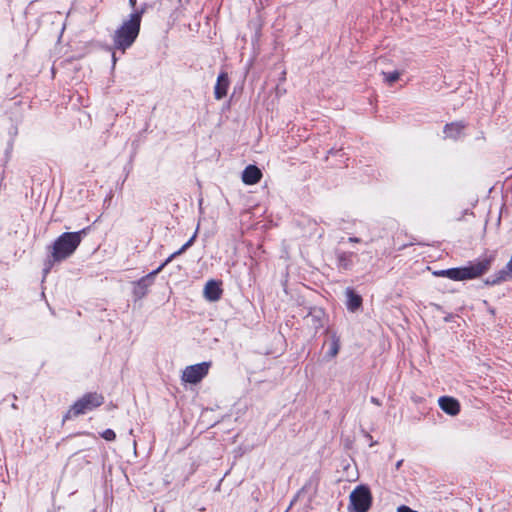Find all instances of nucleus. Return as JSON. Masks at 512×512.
Segmentation results:
<instances>
[{"label":"nucleus","instance_id":"f257e3e1","mask_svg":"<svg viewBox=\"0 0 512 512\" xmlns=\"http://www.w3.org/2000/svg\"><path fill=\"white\" fill-rule=\"evenodd\" d=\"M493 256L470 262L467 266L437 270L433 272L436 277H447L453 281L471 280L484 275L491 267Z\"/></svg>","mask_w":512,"mask_h":512},{"label":"nucleus","instance_id":"f03ea898","mask_svg":"<svg viewBox=\"0 0 512 512\" xmlns=\"http://www.w3.org/2000/svg\"><path fill=\"white\" fill-rule=\"evenodd\" d=\"M144 12L145 9L143 8L140 11L130 14L129 18L114 32L113 42L115 48L125 52V50L134 43L140 31V24Z\"/></svg>","mask_w":512,"mask_h":512},{"label":"nucleus","instance_id":"7ed1b4c3","mask_svg":"<svg viewBox=\"0 0 512 512\" xmlns=\"http://www.w3.org/2000/svg\"><path fill=\"white\" fill-rule=\"evenodd\" d=\"M85 230L78 232H65L60 235L52 247V258L54 261H62L71 256L82 241Z\"/></svg>","mask_w":512,"mask_h":512},{"label":"nucleus","instance_id":"20e7f679","mask_svg":"<svg viewBox=\"0 0 512 512\" xmlns=\"http://www.w3.org/2000/svg\"><path fill=\"white\" fill-rule=\"evenodd\" d=\"M104 402V397L101 394L89 393L84 395L81 399L76 401L68 412L67 417L79 416L88 411L99 407Z\"/></svg>","mask_w":512,"mask_h":512},{"label":"nucleus","instance_id":"39448f33","mask_svg":"<svg viewBox=\"0 0 512 512\" xmlns=\"http://www.w3.org/2000/svg\"><path fill=\"white\" fill-rule=\"evenodd\" d=\"M371 500L370 491L365 486H358L350 494V505L355 512H367Z\"/></svg>","mask_w":512,"mask_h":512},{"label":"nucleus","instance_id":"423d86ee","mask_svg":"<svg viewBox=\"0 0 512 512\" xmlns=\"http://www.w3.org/2000/svg\"><path fill=\"white\" fill-rule=\"evenodd\" d=\"M210 366V362L187 366L182 372L181 379L186 383L197 384L208 374Z\"/></svg>","mask_w":512,"mask_h":512},{"label":"nucleus","instance_id":"0eeeda50","mask_svg":"<svg viewBox=\"0 0 512 512\" xmlns=\"http://www.w3.org/2000/svg\"><path fill=\"white\" fill-rule=\"evenodd\" d=\"M223 290L221 283L215 280H209L204 287V297L211 302L218 301L221 298Z\"/></svg>","mask_w":512,"mask_h":512},{"label":"nucleus","instance_id":"6e6552de","mask_svg":"<svg viewBox=\"0 0 512 512\" xmlns=\"http://www.w3.org/2000/svg\"><path fill=\"white\" fill-rule=\"evenodd\" d=\"M440 408L447 414L451 416H455L460 412V404L459 402L449 396L440 397L438 400Z\"/></svg>","mask_w":512,"mask_h":512},{"label":"nucleus","instance_id":"1a4fd4ad","mask_svg":"<svg viewBox=\"0 0 512 512\" xmlns=\"http://www.w3.org/2000/svg\"><path fill=\"white\" fill-rule=\"evenodd\" d=\"M262 173L255 165H249L242 174V180L247 185H254L260 181Z\"/></svg>","mask_w":512,"mask_h":512},{"label":"nucleus","instance_id":"9d476101","mask_svg":"<svg viewBox=\"0 0 512 512\" xmlns=\"http://www.w3.org/2000/svg\"><path fill=\"white\" fill-rule=\"evenodd\" d=\"M229 87V79L226 73H221L218 76L217 83L215 85V98L220 100L226 96Z\"/></svg>","mask_w":512,"mask_h":512},{"label":"nucleus","instance_id":"9b49d317","mask_svg":"<svg viewBox=\"0 0 512 512\" xmlns=\"http://www.w3.org/2000/svg\"><path fill=\"white\" fill-rule=\"evenodd\" d=\"M186 249L187 248L183 245L181 248H179L178 251H176L172 255H170V257L162 265H160L156 270H154L153 272H151L148 275H146L145 277H143V279L140 281V285L142 283H144L148 278L152 279L153 277H155L170 261H172L173 258H175L178 255H181Z\"/></svg>","mask_w":512,"mask_h":512},{"label":"nucleus","instance_id":"f8f14e48","mask_svg":"<svg viewBox=\"0 0 512 512\" xmlns=\"http://www.w3.org/2000/svg\"><path fill=\"white\" fill-rule=\"evenodd\" d=\"M347 307L351 311H355L360 308L362 304V298L355 294L352 290L348 289L347 292Z\"/></svg>","mask_w":512,"mask_h":512},{"label":"nucleus","instance_id":"ddd939ff","mask_svg":"<svg viewBox=\"0 0 512 512\" xmlns=\"http://www.w3.org/2000/svg\"><path fill=\"white\" fill-rule=\"evenodd\" d=\"M340 350V339L336 334H332L330 337L329 349L327 351V357L332 359L335 358Z\"/></svg>","mask_w":512,"mask_h":512},{"label":"nucleus","instance_id":"4468645a","mask_svg":"<svg viewBox=\"0 0 512 512\" xmlns=\"http://www.w3.org/2000/svg\"><path fill=\"white\" fill-rule=\"evenodd\" d=\"M464 129V125L460 122L450 123L445 126L444 133L447 137L456 138Z\"/></svg>","mask_w":512,"mask_h":512},{"label":"nucleus","instance_id":"2eb2a0df","mask_svg":"<svg viewBox=\"0 0 512 512\" xmlns=\"http://www.w3.org/2000/svg\"><path fill=\"white\" fill-rule=\"evenodd\" d=\"M143 278H141L136 284H135V294L139 295L140 297L144 296L146 293L147 287L153 282L154 277L152 279H147L144 283L140 285V281Z\"/></svg>","mask_w":512,"mask_h":512},{"label":"nucleus","instance_id":"dca6fc26","mask_svg":"<svg viewBox=\"0 0 512 512\" xmlns=\"http://www.w3.org/2000/svg\"><path fill=\"white\" fill-rule=\"evenodd\" d=\"M383 75H384L385 82H387L390 85L393 84L394 82H396L400 77V73L398 71H393L390 73H383Z\"/></svg>","mask_w":512,"mask_h":512},{"label":"nucleus","instance_id":"f3484780","mask_svg":"<svg viewBox=\"0 0 512 512\" xmlns=\"http://www.w3.org/2000/svg\"><path fill=\"white\" fill-rule=\"evenodd\" d=\"M102 437L107 441H113L116 438V434L113 430L107 429L102 433Z\"/></svg>","mask_w":512,"mask_h":512},{"label":"nucleus","instance_id":"a211bd4d","mask_svg":"<svg viewBox=\"0 0 512 512\" xmlns=\"http://www.w3.org/2000/svg\"><path fill=\"white\" fill-rule=\"evenodd\" d=\"M196 231H198V228L196 229ZM196 236H197V232L194 233V235L184 244V246L186 248H189L193 244Z\"/></svg>","mask_w":512,"mask_h":512},{"label":"nucleus","instance_id":"6ab92c4d","mask_svg":"<svg viewBox=\"0 0 512 512\" xmlns=\"http://www.w3.org/2000/svg\"><path fill=\"white\" fill-rule=\"evenodd\" d=\"M129 4L132 8H134L136 5V0H129Z\"/></svg>","mask_w":512,"mask_h":512},{"label":"nucleus","instance_id":"aec40b11","mask_svg":"<svg viewBox=\"0 0 512 512\" xmlns=\"http://www.w3.org/2000/svg\"><path fill=\"white\" fill-rule=\"evenodd\" d=\"M349 241H351V242H359V239L351 237V238H349Z\"/></svg>","mask_w":512,"mask_h":512},{"label":"nucleus","instance_id":"412c9836","mask_svg":"<svg viewBox=\"0 0 512 512\" xmlns=\"http://www.w3.org/2000/svg\"><path fill=\"white\" fill-rule=\"evenodd\" d=\"M402 462H403L402 460H400V461H398V462H397V464H396V468H397V469L401 466Z\"/></svg>","mask_w":512,"mask_h":512},{"label":"nucleus","instance_id":"4be33fe9","mask_svg":"<svg viewBox=\"0 0 512 512\" xmlns=\"http://www.w3.org/2000/svg\"><path fill=\"white\" fill-rule=\"evenodd\" d=\"M372 402L379 404L378 401L375 398H372Z\"/></svg>","mask_w":512,"mask_h":512},{"label":"nucleus","instance_id":"5701e85b","mask_svg":"<svg viewBox=\"0 0 512 512\" xmlns=\"http://www.w3.org/2000/svg\"><path fill=\"white\" fill-rule=\"evenodd\" d=\"M116 62V57H115V54H113V63L115 64Z\"/></svg>","mask_w":512,"mask_h":512}]
</instances>
